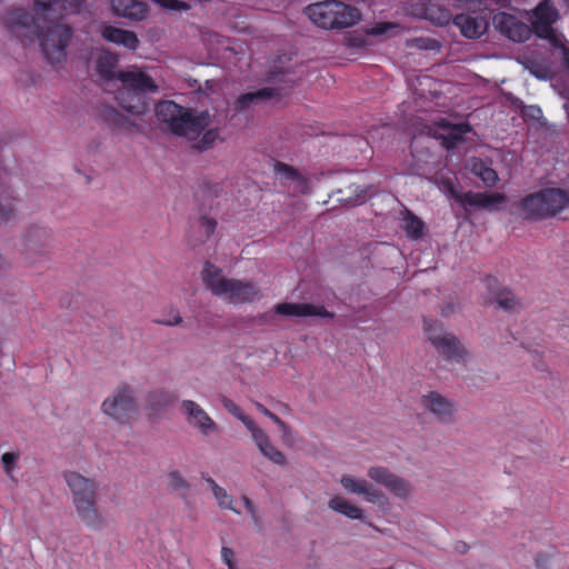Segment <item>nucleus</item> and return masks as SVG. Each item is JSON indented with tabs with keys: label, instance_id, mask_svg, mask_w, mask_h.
I'll return each mask as SVG.
<instances>
[{
	"label": "nucleus",
	"instance_id": "33",
	"mask_svg": "<svg viewBox=\"0 0 569 569\" xmlns=\"http://www.w3.org/2000/svg\"><path fill=\"white\" fill-rule=\"evenodd\" d=\"M173 400L172 395L163 390H157L149 395L148 402L154 410L167 407Z\"/></svg>",
	"mask_w": 569,
	"mask_h": 569
},
{
	"label": "nucleus",
	"instance_id": "10",
	"mask_svg": "<svg viewBox=\"0 0 569 569\" xmlns=\"http://www.w3.org/2000/svg\"><path fill=\"white\" fill-rule=\"evenodd\" d=\"M101 409L120 423L129 422L137 411L131 388L126 383L119 386L113 395L102 402Z\"/></svg>",
	"mask_w": 569,
	"mask_h": 569
},
{
	"label": "nucleus",
	"instance_id": "45",
	"mask_svg": "<svg viewBox=\"0 0 569 569\" xmlns=\"http://www.w3.org/2000/svg\"><path fill=\"white\" fill-rule=\"evenodd\" d=\"M254 406L262 415L271 419L273 422H280V418L271 412L268 408H266L262 403L254 402Z\"/></svg>",
	"mask_w": 569,
	"mask_h": 569
},
{
	"label": "nucleus",
	"instance_id": "23",
	"mask_svg": "<svg viewBox=\"0 0 569 569\" xmlns=\"http://www.w3.org/2000/svg\"><path fill=\"white\" fill-rule=\"evenodd\" d=\"M111 8L117 16L132 20H142L148 11L147 6L137 0H112Z\"/></svg>",
	"mask_w": 569,
	"mask_h": 569
},
{
	"label": "nucleus",
	"instance_id": "9",
	"mask_svg": "<svg viewBox=\"0 0 569 569\" xmlns=\"http://www.w3.org/2000/svg\"><path fill=\"white\" fill-rule=\"evenodd\" d=\"M441 189L456 202L460 203L463 208L472 207L480 209H489L495 204L502 203L506 196L502 193H486L467 191L461 192L457 189L455 181L451 178L441 180Z\"/></svg>",
	"mask_w": 569,
	"mask_h": 569
},
{
	"label": "nucleus",
	"instance_id": "4",
	"mask_svg": "<svg viewBox=\"0 0 569 569\" xmlns=\"http://www.w3.org/2000/svg\"><path fill=\"white\" fill-rule=\"evenodd\" d=\"M156 114L159 121L167 124L171 133L196 139L208 126V113L194 114L191 109L181 107L171 100L160 101L156 106Z\"/></svg>",
	"mask_w": 569,
	"mask_h": 569
},
{
	"label": "nucleus",
	"instance_id": "38",
	"mask_svg": "<svg viewBox=\"0 0 569 569\" xmlns=\"http://www.w3.org/2000/svg\"><path fill=\"white\" fill-rule=\"evenodd\" d=\"M18 459H19V455H17L14 452H4L2 455L1 461H2L4 472L7 475H10L14 470Z\"/></svg>",
	"mask_w": 569,
	"mask_h": 569
},
{
	"label": "nucleus",
	"instance_id": "12",
	"mask_svg": "<svg viewBox=\"0 0 569 569\" xmlns=\"http://www.w3.org/2000/svg\"><path fill=\"white\" fill-rule=\"evenodd\" d=\"M493 21L500 33L513 42H525L532 34V29L513 14L501 12L495 16Z\"/></svg>",
	"mask_w": 569,
	"mask_h": 569
},
{
	"label": "nucleus",
	"instance_id": "19",
	"mask_svg": "<svg viewBox=\"0 0 569 569\" xmlns=\"http://www.w3.org/2000/svg\"><path fill=\"white\" fill-rule=\"evenodd\" d=\"M182 407L187 415V421L198 428L202 435H209L217 430V423L197 402L184 400Z\"/></svg>",
	"mask_w": 569,
	"mask_h": 569
},
{
	"label": "nucleus",
	"instance_id": "24",
	"mask_svg": "<svg viewBox=\"0 0 569 569\" xmlns=\"http://www.w3.org/2000/svg\"><path fill=\"white\" fill-rule=\"evenodd\" d=\"M101 119L117 132L129 131L137 127V124L128 117L120 113L113 107H104L100 112Z\"/></svg>",
	"mask_w": 569,
	"mask_h": 569
},
{
	"label": "nucleus",
	"instance_id": "25",
	"mask_svg": "<svg viewBox=\"0 0 569 569\" xmlns=\"http://www.w3.org/2000/svg\"><path fill=\"white\" fill-rule=\"evenodd\" d=\"M277 94V90L273 88H261L253 92H247L238 97L234 102V109L238 112H243L250 108L251 104L260 100H269Z\"/></svg>",
	"mask_w": 569,
	"mask_h": 569
},
{
	"label": "nucleus",
	"instance_id": "30",
	"mask_svg": "<svg viewBox=\"0 0 569 569\" xmlns=\"http://www.w3.org/2000/svg\"><path fill=\"white\" fill-rule=\"evenodd\" d=\"M493 299L498 307L505 311L512 312L520 308L519 300L510 290L506 288L495 292Z\"/></svg>",
	"mask_w": 569,
	"mask_h": 569
},
{
	"label": "nucleus",
	"instance_id": "41",
	"mask_svg": "<svg viewBox=\"0 0 569 569\" xmlns=\"http://www.w3.org/2000/svg\"><path fill=\"white\" fill-rule=\"evenodd\" d=\"M162 8L168 10H188L189 6L180 0H156Z\"/></svg>",
	"mask_w": 569,
	"mask_h": 569
},
{
	"label": "nucleus",
	"instance_id": "17",
	"mask_svg": "<svg viewBox=\"0 0 569 569\" xmlns=\"http://www.w3.org/2000/svg\"><path fill=\"white\" fill-rule=\"evenodd\" d=\"M452 22L469 39L480 38L488 28L487 19L480 14L459 13L453 17Z\"/></svg>",
	"mask_w": 569,
	"mask_h": 569
},
{
	"label": "nucleus",
	"instance_id": "18",
	"mask_svg": "<svg viewBox=\"0 0 569 569\" xmlns=\"http://www.w3.org/2000/svg\"><path fill=\"white\" fill-rule=\"evenodd\" d=\"M249 432L251 433V438L257 448L264 458L278 466L286 465V456L273 446L270 437L263 429L256 425L251 430H249Z\"/></svg>",
	"mask_w": 569,
	"mask_h": 569
},
{
	"label": "nucleus",
	"instance_id": "11",
	"mask_svg": "<svg viewBox=\"0 0 569 569\" xmlns=\"http://www.w3.org/2000/svg\"><path fill=\"white\" fill-rule=\"evenodd\" d=\"M558 18L556 8L549 0H543L533 10L532 32L539 38L549 40L553 46H558V39L552 28L553 22Z\"/></svg>",
	"mask_w": 569,
	"mask_h": 569
},
{
	"label": "nucleus",
	"instance_id": "2",
	"mask_svg": "<svg viewBox=\"0 0 569 569\" xmlns=\"http://www.w3.org/2000/svg\"><path fill=\"white\" fill-rule=\"evenodd\" d=\"M63 478L72 495V502L87 528L100 531L106 519L98 508V483L76 471H66Z\"/></svg>",
	"mask_w": 569,
	"mask_h": 569
},
{
	"label": "nucleus",
	"instance_id": "6",
	"mask_svg": "<svg viewBox=\"0 0 569 569\" xmlns=\"http://www.w3.org/2000/svg\"><path fill=\"white\" fill-rule=\"evenodd\" d=\"M569 203V192L560 188H546L521 199L519 210L523 219L541 221L557 216Z\"/></svg>",
	"mask_w": 569,
	"mask_h": 569
},
{
	"label": "nucleus",
	"instance_id": "36",
	"mask_svg": "<svg viewBox=\"0 0 569 569\" xmlns=\"http://www.w3.org/2000/svg\"><path fill=\"white\" fill-rule=\"evenodd\" d=\"M168 485L174 491H180V490L186 491L189 488L187 480L177 470L169 472Z\"/></svg>",
	"mask_w": 569,
	"mask_h": 569
},
{
	"label": "nucleus",
	"instance_id": "39",
	"mask_svg": "<svg viewBox=\"0 0 569 569\" xmlns=\"http://www.w3.org/2000/svg\"><path fill=\"white\" fill-rule=\"evenodd\" d=\"M182 318L179 313V311L174 308H171L168 316H164L161 319H157L156 322L166 325V326H177L181 323Z\"/></svg>",
	"mask_w": 569,
	"mask_h": 569
},
{
	"label": "nucleus",
	"instance_id": "37",
	"mask_svg": "<svg viewBox=\"0 0 569 569\" xmlns=\"http://www.w3.org/2000/svg\"><path fill=\"white\" fill-rule=\"evenodd\" d=\"M14 218L13 199L0 200V222H9Z\"/></svg>",
	"mask_w": 569,
	"mask_h": 569
},
{
	"label": "nucleus",
	"instance_id": "7",
	"mask_svg": "<svg viewBox=\"0 0 569 569\" xmlns=\"http://www.w3.org/2000/svg\"><path fill=\"white\" fill-rule=\"evenodd\" d=\"M118 80L122 83V96L136 100L134 106H128L130 110L146 114L150 111V100L147 92H156L158 86L152 78L142 71H119Z\"/></svg>",
	"mask_w": 569,
	"mask_h": 569
},
{
	"label": "nucleus",
	"instance_id": "28",
	"mask_svg": "<svg viewBox=\"0 0 569 569\" xmlns=\"http://www.w3.org/2000/svg\"><path fill=\"white\" fill-rule=\"evenodd\" d=\"M403 229L407 236L411 239H419L423 234L425 223L412 211L405 209L403 212Z\"/></svg>",
	"mask_w": 569,
	"mask_h": 569
},
{
	"label": "nucleus",
	"instance_id": "27",
	"mask_svg": "<svg viewBox=\"0 0 569 569\" xmlns=\"http://www.w3.org/2000/svg\"><path fill=\"white\" fill-rule=\"evenodd\" d=\"M329 508L332 509L336 512H339L350 519H359L361 520L363 518L362 509L359 507L351 505L346 499L341 497H333L329 500L328 503Z\"/></svg>",
	"mask_w": 569,
	"mask_h": 569
},
{
	"label": "nucleus",
	"instance_id": "22",
	"mask_svg": "<svg viewBox=\"0 0 569 569\" xmlns=\"http://www.w3.org/2000/svg\"><path fill=\"white\" fill-rule=\"evenodd\" d=\"M342 487L352 493L363 495L369 502H378L381 493L369 482L363 479H356L351 476H343L340 480Z\"/></svg>",
	"mask_w": 569,
	"mask_h": 569
},
{
	"label": "nucleus",
	"instance_id": "50",
	"mask_svg": "<svg viewBox=\"0 0 569 569\" xmlns=\"http://www.w3.org/2000/svg\"><path fill=\"white\" fill-rule=\"evenodd\" d=\"M562 61L565 64H569V48L562 47Z\"/></svg>",
	"mask_w": 569,
	"mask_h": 569
},
{
	"label": "nucleus",
	"instance_id": "29",
	"mask_svg": "<svg viewBox=\"0 0 569 569\" xmlns=\"http://www.w3.org/2000/svg\"><path fill=\"white\" fill-rule=\"evenodd\" d=\"M274 170L278 174L283 176L286 179L297 181L298 187L302 192L308 189L307 180L292 166L277 161L274 164Z\"/></svg>",
	"mask_w": 569,
	"mask_h": 569
},
{
	"label": "nucleus",
	"instance_id": "13",
	"mask_svg": "<svg viewBox=\"0 0 569 569\" xmlns=\"http://www.w3.org/2000/svg\"><path fill=\"white\" fill-rule=\"evenodd\" d=\"M421 406L440 421L448 423L456 413V405L437 391H430L421 397Z\"/></svg>",
	"mask_w": 569,
	"mask_h": 569
},
{
	"label": "nucleus",
	"instance_id": "21",
	"mask_svg": "<svg viewBox=\"0 0 569 569\" xmlns=\"http://www.w3.org/2000/svg\"><path fill=\"white\" fill-rule=\"evenodd\" d=\"M101 36L106 41L123 46L130 50H136L139 44V39L133 31L124 30L113 26L103 27Z\"/></svg>",
	"mask_w": 569,
	"mask_h": 569
},
{
	"label": "nucleus",
	"instance_id": "42",
	"mask_svg": "<svg viewBox=\"0 0 569 569\" xmlns=\"http://www.w3.org/2000/svg\"><path fill=\"white\" fill-rule=\"evenodd\" d=\"M200 227L204 229L207 238L214 233L217 221L212 218L202 216L199 220Z\"/></svg>",
	"mask_w": 569,
	"mask_h": 569
},
{
	"label": "nucleus",
	"instance_id": "31",
	"mask_svg": "<svg viewBox=\"0 0 569 569\" xmlns=\"http://www.w3.org/2000/svg\"><path fill=\"white\" fill-rule=\"evenodd\" d=\"M221 402H222V406L223 408L230 413L232 415L234 418L239 419L243 425L244 427L248 429V430H251L257 423L254 422V420L252 418H250L248 415H246L241 408L236 403L233 402L231 399L227 398V397H223L221 399Z\"/></svg>",
	"mask_w": 569,
	"mask_h": 569
},
{
	"label": "nucleus",
	"instance_id": "3",
	"mask_svg": "<svg viewBox=\"0 0 569 569\" xmlns=\"http://www.w3.org/2000/svg\"><path fill=\"white\" fill-rule=\"evenodd\" d=\"M203 283L211 292L232 305L250 303L260 298V290L254 282L228 279L222 270L207 261L201 271Z\"/></svg>",
	"mask_w": 569,
	"mask_h": 569
},
{
	"label": "nucleus",
	"instance_id": "40",
	"mask_svg": "<svg viewBox=\"0 0 569 569\" xmlns=\"http://www.w3.org/2000/svg\"><path fill=\"white\" fill-rule=\"evenodd\" d=\"M116 100L118 101V104L124 110L127 111L128 113L132 114V116H140L139 113L132 111L129 109L128 106H134L136 104V100L129 98V97H123L122 96V90L119 89L118 92H117V96H116Z\"/></svg>",
	"mask_w": 569,
	"mask_h": 569
},
{
	"label": "nucleus",
	"instance_id": "47",
	"mask_svg": "<svg viewBox=\"0 0 569 569\" xmlns=\"http://www.w3.org/2000/svg\"><path fill=\"white\" fill-rule=\"evenodd\" d=\"M535 561L538 569H547L549 556L545 553H539L537 555Z\"/></svg>",
	"mask_w": 569,
	"mask_h": 569
},
{
	"label": "nucleus",
	"instance_id": "35",
	"mask_svg": "<svg viewBox=\"0 0 569 569\" xmlns=\"http://www.w3.org/2000/svg\"><path fill=\"white\" fill-rule=\"evenodd\" d=\"M412 44L420 50L435 52H439L442 47L439 40L429 37L415 38Z\"/></svg>",
	"mask_w": 569,
	"mask_h": 569
},
{
	"label": "nucleus",
	"instance_id": "15",
	"mask_svg": "<svg viewBox=\"0 0 569 569\" xmlns=\"http://www.w3.org/2000/svg\"><path fill=\"white\" fill-rule=\"evenodd\" d=\"M416 14L431 23L445 27L452 21L453 17L449 8L440 0H427L417 4Z\"/></svg>",
	"mask_w": 569,
	"mask_h": 569
},
{
	"label": "nucleus",
	"instance_id": "51",
	"mask_svg": "<svg viewBox=\"0 0 569 569\" xmlns=\"http://www.w3.org/2000/svg\"><path fill=\"white\" fill-rule=\"evenodd\" d=\"M274 423L280 428V430L283 432V435H286L289 431V427L283 420L280 419V422H274Z\"/></svg>",
	"mask_w": 569,
	"mask_h": 569
},
{
	"label": "nucleus",
	"instance_id": "48",
	"mask_svg": "<svg viewBox=\"0 0 569 569\" xmlns=\"http://www.w3.org/2000/svg\"><path fill=\"white\" fill-rule=\"evenodd\" d=\"M393 28L392 23H379L372 29L373 34H383L388 29Z\"/></svg>",
	"mask_w": 569,
	"mask_h": 569
},
{
	"label": "nucleus",
	"instance_id": "32",
	"mask_svg": "<svg viewBox=\"0 0 569 569\" xmlns=\"http://www.w3.org/2000/svg\"><path fill=\"white\" fill-rule=\"evenodd\" d=\"M472 171L487 186H493L498 180L497 172L481 161L473 163Z\"/></svg>",
	"mask_w": 569,
	"mask_h": 569
},
{
	"label": "nucleus",
	"instance_id": "8",
	"mask_svg": "<svg viewBox=\"0 0 569 569\" xmlns=\"http://www.w3.org/2000/svg\"><path fill=\"white\" fill-rule=\"evenodd\" d=\"M425 332L438 353L451 362L463 361L467 352L458 338L451 333H443L437 321L425 318Z\"/></svg>",
	"mask_w": 569,
	"mask_h": 569
},
{
	"label": "nucleus",
	"instance_id": "1",
	"mask_svg": "<svg viewBox=\"0 0 569 569\" xmlns=\"http://www.w3.org/2000/svg\"><path fill=\"white\" fill-rule=\"evenodd\" d=\"M82 0H33L36 17L23 8H11L2 16L4 29L22 44L40 41L46 60L54 66L67 59V48L72 38V28L68 24L53 23L46 31L39 24V18L56 20L64 14L78 11Z\"/></svg>",
	"mask_w": 569,
	"mask_h": 569
},
{
	"label": "nucleus",
	"instance_id": "46",
	"mask_svg": "<svg viewBox=\"0 0 569 569\" xmlns=\"http://www.w3.org/2000/svg\"><path fill=\"white\" fill-rule=\"evenodd\" d=\"M242 501L244 503V507H246L247 511L251 515L253 521L258 522V517H257V513H256V509H254L253 502L247 496L242 497Z\"/></svg>",
	"mask_w": 569,
	"mask_h": 569
},
{
	"label": "nucleus",
	"instance_id": "5",
	"mask_svg": "<svg viewBox=\"0 0 569 569\" xmlns=\"http://www.w3.org/2000/svg\"><path fill=\"white\" fill-rule=\"evenodd\" d=\"M306 16L319 28L345 29L357 24L361 13L357 8L338 0H325L305 8Z\"/></svg>",
	"mask_w": 569,
	"mask_h": 569
},
{
	"label": "nucleus",
	"instance_id": "49",
	"mask_svg": "<svg viewBox=\"0 0 569 569\" xmlns=\"http://www.w3.org/2000/svg\"><path fill=\"white\" fill-rule=\"evenodd\" d=\"M485 281H486V286H487V288H488L490 291H492V290H493V287H496V286H497V279H496L495 277L489 276V277H487V278H486V280H485Z\"/></svg>",
	"mask_w": 569,
	"mask_h": 569
},
{
	"label": "nucleus",
	"instance_id": "16",
	"mask_svg": "<svg viewBox=\"0 0 569 569\" xmlns=\"http://www.w3.org/2000/svg\"><path fill=\"white\" fill-rule=\"evenodd\" d=\"M274 312L286 317L333 318V313L328 311L323 306L312 303L282 302L274 307Z\"/></svg>",
	"mask_w": 569,
	"mask_h": 569
},
{
	"label": "nucleus",
	"instance_id": "26",
	"mask_svg": "<svg viewBox=\"0 0 569 569\" xmlns=\"http://www.w3.org/2000/svg\"><path fill=\"white\" fill-rule=\"evenodd\" d=\"M117 64L118 58L116 54L104 53L97 60V73L104 80L118 79V72H116Z\"/></svg>",
	"mask_w": 569,
	"mask_h": 569
},
{
	"label": "nucleus",
	"instance_id": "52",
	"mask_svg": "<svg viewBox=\"0 0 569 569\" xmlns=\"http://www.w3.org/2000/svg\"><path fill=\"white\" fill-rule=\"evenodd\" d=\"M206 481L211 487L212 491H214L216 486H219L212 478H206Z\"/></svg>",
	"mask_w": 569,
	"mask_h": 569
},
{
	"label": "nucleus",
	"instance_id": "14",
	"mask_svg": "<svg viewBox=\"0 0 569 569\" xmlns=\"http://www.w3.org/2000/svg\"><path fill=\"white\" fill-rule=\"evenodd\" d=\"M368 476L373 481L385 486L389 491L401 499H406L410 495V483L407 480L393 475L385 467L370 468Z\"/></svg>",
	"mask_w": 569,
	"mask_h": 569
},
{
	"label": "nucleus",
	"instance_id": "43",
	"mask_svg": "<svg viewBox=\"0 0 569 569\" xmlns=\"http://www.w3.org/2000/svg\"><path fill=\"white\" fill-rule=\"evenodd\" d=\"M233 551L228 547H222L221 549V558L223 562L228 566L229 569H234L236 565L233 561Z\"/></svg>",
	"mask_w": 569,
	"mask_h": 569
},
{
	"label": "nucleus",
	"instance_id": "20",
	"mask_svg": "<svg viewBox=\"0 0 569 569\" xmlns=\"http://www.w3.org/2000/svg\"><path fill=\"white\" fill-rule=\"evenodd\" d=\"M438 127L443 130L441 133L442 143L447 149H453L463 142V136L471 132L469 122L450 123L447 119H440Z\"/></svg>",
	"mask_w": 569,
	"mask_h": 569
},
{
	"label": "nucleus",
	"instance_id": "44",
	"mask_svg": "<svg viewBox=\"0 0 569 569\" xmlns=\"http://www.w3.org/2000/svg\"><path fill=\"white\" fill-rule=\"evenodd\" d=\"M216 138H217V132L213 131V130H208L203 134V137H202V139L200 141V148L201 149L210 148L212 146V143L214 142Z\"/></svg>",
	"mask_w": 569,
	"mask_h": 569
},
{
	"label": "nucleus",
	"instance_id": "53",
	"mask_svg": "<svg viewBox=\"0 0 569 569\" xmlns=\"http://www.w3.org/2000/svg\"><path fill=\"white\" fill-rule=\"evenodd\" d=\"M563 109L566 110L567 114H569V101H565Z\"/></svg>",
	"mask_w": 569,
	"mask_h": 569
},
{
	"label": "nucleus",
	"instance_id": "34",
	"mask_svg": "<svg viewBox=\"0 0 569 569\" xmlns=\"http://www.w3.org/2000/svg\"><path fill=\"white\" fill-rule=\"evenodd\" d=\"M212 493L222 509H228L236 513H239V511L233 506L232 497L222 487L216 486L214 491H212Z\"/></svg>",
	"mask_w": 569,
	"mask_h": 569
}]
</instances>
